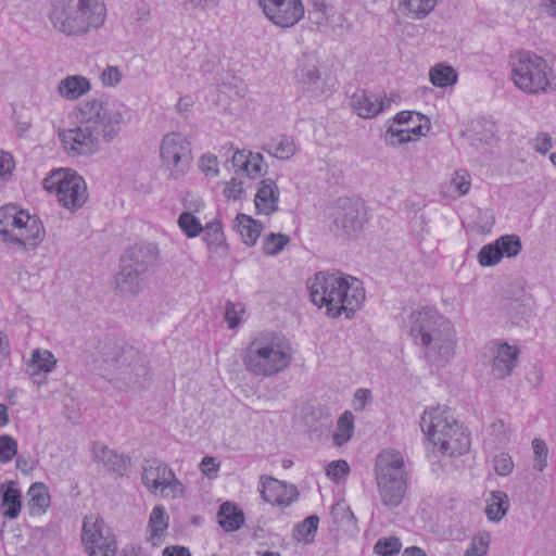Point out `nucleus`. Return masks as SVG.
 I'll return each mask as SVG.
<instances>
[{"mask_svg": "<svg viewBox=\"0 0 556 556\" xmlns=\"http://www.w3.org/2000/svg\"><path fill=\"white\" fill-rule=\"evenodd\" d=\"M308 289L312 302L318 307H326V314L331 318L343 313L346 318H352L366 298L362 282L339 270L315 274Z\"/></svg>", "mask_w": 556, "mask_h": 556, "instance_id": "obj_1", "label": "nucleus"}, {"mask_svg": "<svg viewBox=\"0 0 556 556\" xmlns=\"http://www.w3.org/2000/svg\"><path fill=\"white\" fill-rule=\"evenodd\" d=\"M407 327L414 342L424 348L425 357L437 366H445L454 357L456 331L448 319L431 308L413 311Z\"/></svg>", "mask_w": 556, "mask_h": 556, "instance_id": "obj_2", "label": "nucleus"}, {"mask_svg": "<svg viewBox=\"0 0 556 556\" xmlns=\"http://www.w3.org/2000/svg\"><path fill=\"white\" fill-rule=\"evenodd\" d=\"M292 358L289 341L274 331L257 333L242 354L248 371L260 377H273L286 370Z\"/></svg>", "mask_w": 556, "mask_h": 556, "instance_id": "obj_3", "label": "nucleus"}, {"mask_svg": "<svg viewBox=\"0 0 556 556\" xmlns=\"http://www.w3.org/2000/svg\"><path fill=\"white\" fill-rule=\"evenodd\" d=\"M106 10L101 0H52L49 20L66 36H79L98 29L105 21Z\"/></svg>", "mask_w": 556, "mask_h": 556, "instance_id": "obj_4", "label": "nucleus"}, {"mask_svg": "<svg viewBox=\"0 0 556 556\" xmlns=\"http://www.w3.org/2000/svg\"><path fill=\"white\" fill-rule=\"evenodd\" d=\"M420 428L429 441L439 446L444 455L459 456L470 447L469 435L450 415L448 409L437 407L425 410L420 419Z\"/></svg>", "mask_w": 556, "mask_h": 556, "instance_id": "obj_5", "label": "nucleus"}, {"mask_svg": "<svg viewBox=\"0 0 556 556\" xmlns=\"http://www.w3.org/2000/svg\"><path fill=\"white\" fill-rule=\"evenodd\" d=\"M96 363L103 377L116 375L128 383H136L148 374L144 358L139 351L122 341L111 339L103 341Z\"/></svg>", "mask_w": 556, "mask_h": 556, "instance_id": "obj_6", "label": "nucleus"}, {"mask_svg": "<svg viewBox=\"0 0 556 556\" xmlns=\"http://www.w3.org/2000/svg\"><path fill=\"white\" fill-rule=\"evenodd\" d=\"M511 79L526 93L538 94L556 90V75L546 61L530 52H518L509 62Z\"/></svg>", "mask_w": 556, "mask_h": 556, "instance_id": "obj_7", "label": "nucleus"}, {"mask_svg": "<svg viewBox=\"0 0 556 556\" xmlns=\"http://www.w3.org/2000/svg\"><path fill=\"white\" fill-rule=\"evenodd\" d=\"M43 189L56 198L58 203L76 213L88 200L87 184L83 176L71 168L52 169L42 180Z\"/></svg>", "mask_w": 556, "mask_h": 556, "instance_id": "obj_8", "label": "nucleus"}, {"mask_svg": "<svg viewBox=\"0 0 556 556\" xmlns=\"http://www.w3.org/2000/svg\"><path fill=\"white\" fill-rule=\"evenodd\" d=\"M331 229L340 237H357L367 222V210L364 203L352 198H339L331 214Z\"/></svg>", "mask_w": 556, "mask_h": 556, "instance_id": "obj_9", "label": "nucleus"}, {"mask_svg": "<svg viewBox=\"0 0 556 556\" xmlns=\"http://www.w3.org/2000/svg\"><path fill=\"white\" fill-rule=\"evenodd\" d=\"M81 542L88 556H115L118 548L111 527L100 517L84 518Z\"/></svg>", "mask_w": 556, "mask_h": 556, "instance_id": "obj_10", "label": "nucleus"}, {"mask_svg": "<svg viewBox=\"0 0 556 556\" xmlns=\"http://www.w3.org/2000/svg\"><path fill=\"white\" fill-rule=\"evenodd\" d=\"M30 216L27 212L18 210L14 204L0 207V236L5 243L17 245L23 251L33 250L35 235L25 236Z\"/></svg>", "mask_w": 556, "mask_h": 556, "instance_id": "obj_11", "label": "nucleus"}, {"mask_svg": "<svg viewBox=\"0 0 556 556\" xmlns=\"http://www.w3.org/2000/svg\"><path fill=\"white\" fill-rule=\"evenodd\" d=\"M123 122V114L109 101H101V109L96 112L91 124L78 127L83 139L113 138L117 134L119 124Z\"/></svg>", "mask_w": 556, "mask_h": 556, "instance_id": "obj_12", "label": "nucleus"}, {"mask_svg": "<svg viewBox=\"0 0 556 556\" xmlns=\"http://www.w3.org/2000/svg\"><path fill=\"white\" fill-rule=\"evenodd\" d=\"M266 17L279 27H292L304 15L301 0H258Z\"/></svg>", "mask_w": 556, "mask_h": 556, "instance_id": "obj_13", "label": "nucleus"}, {"mask_svg": "<svg viewBox=\"0 0 556 556\" xmlns=\"http://www.w3.org/2000/svg\"><path fill=\"white\" fill-rule=\"evenodd\" d=\"M159 249L155 244L140 242L128 248L121 257L122 265H130L134 271L141 275L150 274L156 267Z\"/></svg>", "mask_w": 556, "mask_h": 556, "instance_id": "obj_14", "label": "nucleus"}, {"mask_svg": "<svg viewBox=\"0 0 556 556\" xmlns=\"http://www.w3.org/2000/svg\"><path fill=\"white\" fill-rule=\"evenodd\" d=\"M258 490L263 501L281 507L289 506L299 495L294 485L265 475L260 477Z\"/></svg>", "mask_w": 556, "mask_h": 556, "instance_id": "obj_15", "label": "nucleus"}, {"mask_svg": "<svg viewBox=\"0 0 556 556\" xmlns=\"http://www.w3.org/2000/svg\"><path fill=\"white\" fill-rule=\"evenodd\" d=\"M161 157L173 175L185 173L191 160L189 141H162Z\"/></svg>", "mask_w": 556, "mask_h": 556, "instance_id": "obj_16", "label": "nucleus"}, {"mask_svg": "<svg viewBox=\"0 0 556 556\" xmlns=\"http://www.w3.org/2000/svg\"><path fill=\"white\" fill-rule=\"evenodd\" d=\"M492 352V364L491 374L496 379H503L509 376L517 365L519 351L517 348L509 345L508 343H494L491 348Z\"/></svg>", "mask_w": 556, "mask_h": 556, "instance_id": "obj_17", "label": "nucleus"}, {"mask_svg": "<svg viewBox=\"0 0 556 556\" xmlns=\"http://www.w3.org/2000/svg\"><path fill=\"white\" fill-rule=\"evenodd\" d=\"M376 479L405 478V462L403 455L393 448H386L377 455Z\"/></svg>", "mask_w": 556, "mask_h": 556, "instance_id": "obj_18", "label": "nucleus"}, {"mask_svg": "<svg viewBox=\"0 0 556 556\" xmlns=\"http://www.w3.org/2000/svg\"><path fill=\"white\" fill-rule=\"evenodd\" d=\"M279 188L275 180L267 178L258 184L254 204L257 214L270 215L278 210Z\"/></svg>", "mask_w": 556, "mask_h": 556, "instance_id": "obj_19", "label": "nucleus"}, {"mask_svg": "<svg viewBox=\"0 0 556 556\" xmlns=\"http://www.w3.org/2000/svg\"><path fill=\"white\" fill-rule=\"evenodd\" d=\"M173 477V470L160 460H149L142 468V483L153 494H159V490Z\"/></svg>", "mask_w": 556, "mask_h": 556, "instance_id": "obj_20", "label": "nucleus"}, {"mask_svg": "<svg viewBox=\"0 0 556 556\" xmlns=\"http://www.w3.org/2000/svg\"><path fill=\"white\" fill-rule=\"evenodd\" d=\"M380 497L386 506L397 507L406 492L405 478H386L377 479Z\"/></svg>", "mask_w": 556, "mask_h": 556, "instance_id": "obj_21", "label": "nucleus"}, {"mask_svg": "<svg viewBox=\"0 0 556 556\" xmlns=\"http://www.w3.org/2000/svg\"><path fill=\"white\" fill-rule=\"evenodd\" d=\"M390 105L389 101L379 100L375 94L365 90L356 91L352 97V106L363 118H371Z\"/></svg>", "mask_w": 556, "mask_h": 556, "instance_id": "obj_22", "label": "nucleus"}, {"mask_svg": "<svg viewBox=\"0 0 556 556\" xmlns=\"http://www.w3.org/2000/svg\"><path fill=\"white\" fill-rule=\"evenodd\" d=\"M92 457L111 472L123 475L127 469L126 457L115 453L103 443L96 442L92 444Z\"/></svg>", "mask_w": 556, "mask_h": 556, "instance_id": "obj_23", "label": "nucleus"}, {"mask_svg": "<svg viewBox=\"0 0 556 556\" xmlns=\"http://www.w3.org/2000/svg\"><path fill=\"white\" fill-rule=\"evenodd\" d=\"M90 90V80L81 75H68L61 79L58 85V93L68 101H76Z\"/></svg>", "mask_w": 556, "mask_h": 556, "instance_id": "obj_24", "label": "nucleus"}, {"mask_svg": "<svg viewBox=\"0 0 556 556\" xmlns=\"http://www.w3.org/2000/svg\"><path fill=\"white\" fill-rule=\"evenodd\" d=\"M263 156L260 153L237 151L232 156V164L237 172H243L248 177L255 179L263 175Z\"/></svg>", "mask_w": 556, "mask_h": 556, "instance_id": "obj_25", "label": "nucleus"}, {"mask_svg": "<svg viewBox=\"0 0 556 556\" xmlns=\"http://www.w3.org/2000/svg\"><path fill=\"white\" fill-rule=\"evenodd\" d=\"M140 273L134 271L130 265H122L121 270L116 275V289L123 296H134L141 289Z\"/></svg>", "mask_w": 556, "mask_h": 556, "instance_id": "obj_26", "label": "nucleus"}, {"mask_svg": "<svg viewBox=\"0 0 556 556\" xmlns=\"http://www.w3.org/2000/svg\"><path fill=\"white\" fill-rule=\"evenodd\" d=\"M0 493L3 516L10 519L16 518L21 511V492L15 488L14 482L11 481L0 486Z\"/></svg>", "mask_w": 556, "mask_h": 556, "instance_id": "obj_27", "label": "nucleus"}, {"mask_svg": "<svg viewBox=\"0 0 556 556\" xmlns=\"http://www.w3.org/2000/svg\"><path fill=\"white\" fill-rule=\"evenodd\" d=\"M496 135V125L488 118H476L470 121L460 130V137L467 139H491Z\"/></svg>", "mask_w": 556, "mask_h": 556, "instance_id": "obj_28", "label": "nucleus"}, {"mask_svg": "<svg viewBox=\"0 0 556 556\" xmlns=\"http://www.w3.org/2000/svg\"><path fill=\"white\" fill-rule=\"evenodd\" d=\"M204 241L206 242L207 249L211 253L218 255L219 257L227 254V243L223 232V227L218 222H212L203 228Z\"/></svg>", "mask_w": 556, "mask_h": 556, "instance_id": "obj_29", "label": "nucleus"}, {"mask_svg": "<svg viewBox=\"0 0 556 556\" xmlns=\"http://www.w3.org/2000/svg\"><path fill=\"white\" fill-rule=\"evenodd\" d=\"M217 84L219 92L226 94L232 101L244 98L248 91L244 81L231 73L220 74Z\"/></svg>", "mask_w": 556, "mask_h": 556, "instance_id": "obj_30", "label": "nucleus"}, {"mask_svg": "<svg viewBox=\"0 0 556 556\" xmlns=\"http://www.w3.org/2000/svg\"><path fill=\"white\" fill-rule=\"evenodd\" d=\"M236 227L247 245H254L264 228L263 224L245 214H238Z\"/></svg>", "mask_w": 556, "mask_h": 556, "instance_id": "obj_31", "label": "nucleus"}, {"mask_svg": "<svg viewBox=\"0 0 556 556\" xmlns=\"http://www.w3.org/2000/svg\"><path fill=\"white\" fill-rule=\"evenodd\" d=\"M509 508L508 495L500 490L492 491L486 500L485 515L489 520L498 522Z\"/></svg>", "mask_w": 556, "mask_h": 556, "instance_id": "obj_32", "label": "nucleus"}, {"mask_svg": "<svg viewBox=\"0 0 556 556\" xmlns=\"http://www.w3.org/2000/svg\"><path fill=\"white\" fill-rule=\"evenodd\" d=\"M218 523L225 531H236L244 522V515L230 502H225L218 511Z\"/></svg>", "mask_w": 556, "mask_h": 556, "instance_id": "obj_33", "label": "nucleus"}, {"mask_svg": "<svg viewBox=\"0 0 556 556\" xmlns=\"http://www.w3.org/2000/svg\"><path fill=\"white\" fill-rule=\"evenodd\" d=\"M471 187V177L466 169L456 170L448 185L443 188V193L452 199L466 195Z\"/></svg>", "mask_w": 556, "mask_h": 556, "instance_id": "obj_34", "label": "nucleus"}, {"mask_svg": "<svg viewBox=\"0 0 556 556\" xmlns=\"http://www.w3.org/2000/svg\"><path fill=\"white\" fill-rule=\"evenodd\" d=\"M430 130V121L424 115L421 121H416L415 124H408L402 128H394L393 125L389 127L387 134L391 137H397L399 139H412V135L426 137Z\"/></svg>", "mask_w": 556, "mask_h": 556, "instance_id": "obj_35", "label": "nucleus"}, {"mask_svg": "<svg viewBox=\"0 0 556 556\" xmlns=\"http://www.w3.org/2000/svg\"><path fill=\"white\" fill-rule=\"evenodd\" d=\"M430 81L438 88H446L456 84L457 72L450 65L439 63L429 71Z\"/></svg>", "mask_w": 556, "mask_h": 556, "instance_id": "obj_36", "label": "nucleus"}, {"mask_svg": "<svg viewBox=\"0 0 556 556\" xmlns=\"http://www.w3.org/2000/svg\"><path fill=\"white\" fill-rule=\"evenodd\" d=\"M354 432V417L349 410L344 412L338 422L337 428L332 434L334 445L342 446L346 443Z\"/></svg>", "mask_w": 556, "mask_h": 556, "instance_id": "obj_37", "label": "nucleus"}, {"mask_svg": "<svg viewBox=\"0 0 556 556\" xmlns=\"http://www.w3.org/2000/svg\"><path fill=\"white\" fill-rule=\"evenodd\" d=\"M64 153L72 157H88L99 150L98 141H61Z\"/></svg>", "mask_w": 556, "mask_h": 556, "instance_id": "obj_38", "label": "nucleus"}, {"mask_svg": "<svg viewBox=\"0 0 556 556\" xmlns=\"http://www.w3.org/2000/svg\"><path fill=\"white\" fill-rule=\"evenodd\" d=\"M149 531L151 533V540L162 535L168 528V515L165 511L164 506L156 505L153 507L149 518Z\"/></svg>", "mask_w": 556, "mask_h": 556, "instance_id": "obj_39", "label": "nucleus"}, {"mask_svg": "<svg viewBox=\"0 0 556 556\" xmlns=\"http://www.w3.org/2000/svg\"><path fill=\"white\" fill-rule=\"evenodd\" d=\"M300 81L307 87V89L315 94H321L323 88L320 86V73L315 65H304L299 73Z\"/></svg>", "mask_w": 556, "mask_h": 556, "instance_id": "obj_40", "label": "nucleus"}, {"mask_svg": "<svg viewBox=\"0 0 556 556\" xmlns=\"http://www.w3.org/2000/svg\"><path fill=\"white\" fill-rule=\"evenodd\" d=\"M500 249V253H502V258L506 257H515L522 250V243L518 236L516 235H504L497 238L494 241Z\"/></svg>", "mask_w": 556, "mask_h": 556, "instance_id": "obj_41", "label": "nucleus"}, {"mask_svg": "<svg viewBox=\"0 0 556 556\" xmlns=\"http://www.w3.org/2000/svg\"><path fill=\"white\" fill-rule=\"evenodd\" d=\"M319 518L315 515L308 516L294 528V538L299 541L311 542L318 529Z\"/></svg>", "mask_w": 556, "mask_h": 556, "instance_id": "obj_42", "label": "nucleus"}, {"mask_svg": "<svg viewBox=\"0 0 556 556\" xmlns=\"http://www.w3.org/2000/svg\"><path fill=\"white\" fill-rule=\"evenodd\" d=\"M290 242V237L283 233H269L263 240V251L266 255L275 256Z\"/></svg>", "mask_w": 556, "mask_h": 556, "instance_id": "obj_43", "label": "nucleus"}, {"mask_svg": "<svg viewBox=\"0 0 556 556\" xmlns=\"http://www.w3.org/2000/svg\"><path fill=\"white\" fill-rule=\"evenodd\" d=\"M265 150L276 159L289 160L294 155L296 147L294 141H267Z\"/></svg>", "mask_w": 556, "mask_h": 556, "instance_id": "obj_44", "label": "nucleus"}, {"mask_svg": "<svg viewBox=\"0 0 556 556\" xmlns=\"http://www.w3.org/2000/svg\"><path fill=\"white\" fill-rule=\"evenodd\" d=\"M178 225L188 238H194L203 231L200 219L189 212L179 215Z\"/></svg>", "mask_w": 556, "mask_h": 556, "instance_id": "obj_45", "label": "nucleus"}, {"mask_svg": "<svg viewBox=\"0 0 556 556\" xmlns=\"http://www.w3.org/2000/svg\"><path fill=\"white\" fill-rule=\"evenodd\" d=\"M402 548V543L396 536L380 538L375 546L374 552L378 556H396Z\"/></svg>", "mask_w": 556, "mask_h": 556, "instance_id": "obj_46", "label": "nucleus"}, {"mask_svg": "<svg viewBox=\"0 0 556 556\" xmlns=\"http://www.w3.org/2000/svg\"><path fill=\"white\" fill-rule=\"evenodd\" d=\"M501 261L502 253H500V249L494 242L483 245L478 253V262L482 267L495 266Z\"/></svg>", "mask_w": 556, "mask_h": 556, "instance_id": "obj_47", "label": "nucleus"}, {"mask_svg": "<svg viewBox=\"0 0 556 556\" xmlns=\"http://www.w3.org/2000/svg\"><path fill=\"white\" fill-rule=\"evenodd\" d=\"M58 364V359L48 350L37 349V387H39L43 380L38 379L41 372H51Z\"/></svg>", "mask_w": 556, "mask_h": 556, "instance_id": "obj_48", "label": "nucleus"}, {"mask_svg": "<svg viewBox=\"0 0 556 556\" xmlns=\"http://www.w3.org/2000/svg\"><path fill=\"white\" fill-rule=\"evenodd\" d=\"M401 2L416 18L427 16L437 4V0H401Z\"/></svg>", "mask_w": 556, "mask_h": 556, "instance_id": "obj_49", "label": "nucleus"}, {"mask_svg": "<svg viewBox=\"0 0 556 556\" xmlns=\"http://www.w3.org/2000/svg\"><path fill=\"white\" fill-rule=\"evenodd\" d=\"M490 545V534L479 533L475 535L470 542L469 547L466 549L464 556H485Z\"/></svg>", "mask_w": 556, "mask_h": 556, "instance_id": "obj_50", "label": "nucleus"}, {"mask_svg": "<svg viewBox=\"0 0 556 556\" xmlns=\"http://www.w3.org/2000/svg\"><path fill=\"white\" fill-rule=\"evenodd\" d=\"M532 448L534 453V469L543 471L547 467L548 448L546 443L541 439L532 441Z\"/></svg>", "mask_w": 556, "mask_h": 556, "instance_id": "obj_51", "label": "nucleus"}, {"mask_svg": "<svg viewBox=\"0 0 556 556\" xmlns=\"http://www.w3.org/2000/svg\"><path fill=\"white\" fill-rule=\"evenodd\" d=\"M101 101L100 99H92L80 103L78 108V118L84 126L91 124L93 115L101 109Z\"/></svg>", "mask_w": 556, "mask_h": 556, "instance_id": "obj_52", "label": "nucleus"}, {"mask_svg": "<svg viewBox=\"0 0 556 556\" xmlns=\"http://www.w3.org/2000/svg\"><path fill=\"white\" fill-rule=\"evenodd\" d=\"M349 472L350 466L344 459L333 460L326 468V475L336 482H340Z\"/></svg>", "mask_w": 556, "mask_h": 556, "instance_id": "obj_53", "label": "nucleus"}, {"mask_svg": "<svg viewBox=\"0 0 556 556\" xmlns=\"http://www.w3.org/2000/svg\"><path fill=\"white\" fill-rule=\"evenodd\" d=\"M17 452L16 441L11 435H0V462H10Z\"/></svg>", "mask_w": 556, "mask_h": 556, "instance_id": "obj_54", "label": "nucleus"}, {"mask_svg": "<svg viewBox=\"0 0 556 556\" xmlns=\"http://www.w3.org/2000/svg\"><path fill=\"white\" fill-rule=\"evenodd\" d=\"M493 468L498 476H508L514 469V462L509 454L501 453L493 459Z\"/></svg>", "mask_w": 556, "mask_h": 556, "instance_id": "obj_55", "label": "nucleus"}, {"mask_svg": "<svg viewBox=\"0 0 556 556\" xmlns=\"http://www.w3.org/2000/svg\"><path fill=\"white\" fill-rule=\"evenodd\" d=\"M159 493L163 497L177 498L182 495L184 485L176 478L175 473L173 472V477L170 479H168V482H165L164 485L161 486V489L159 490Z\"/></svg>", "mask_w": 556, "mask_h": 556, "instance_id": "obj_56", "label": "nucleus"}, {"mask_svg": "<svg viewBox=\"0 0 556 556\" xmlns=\"http://www.w3.org/2000/svg\"><path fill=\"white\" fill-rule=\"evenodd\" d=\"M243 307L241 304H233L228 302L225 308V319L230 329L236 328L240 323V315L243 313Z\"/></svg>", "mask_w": 556, "mask_h": 556, "instance_id": "obj_57", "label": "nucleus"}, {"mask_svg": "<svg viewBox=\"0 0 556 556\" xmlns=\"http://www.w3.org/2000/svg\"><path fill=\"white\" fill-rule=\"evenodd\" d=\"M14 118L21 131L27 130L31 126V110L28 108H15Z\"/></svg>", "mask_w": 556, "mask_h": 556, "instance_id": "obj_58", "label": "nucleus"}, {"mask_svg": "<svg viewBox=\"0 0 556 556\" xmlns=\"http://www.w3.org/2000/svg\"><path fill=\"white\" fill-rule=\"evenodd\" d=\"M51 504V497L48 486L42 482H37V514L45 513Z\"/></svg>", "mask_w": 556, "mask_h": 556, "instance_id": "obj_59", "label": "nucleus"}, {"mask_svg": "<svg viewBox=\"0 0 556 556\" xmlns=\"http://www.w3.org/2000/svg\"><path fill=\"white\" fill-rule=\"evenodd\" d=\"M491 433L495 435L496 441L500 445H506L509 441V429L501 419L495 420L491 425Z\"/></svg>", "mask_w": 556, "mask_h": 556, "instance_id": "obj_60", "label": "nucleus"}, {"mask_svg": "<svg viewBox=\"0 0 556 556\" xmlns=\"http://www.w3.org/2000/svg\"><path fill=\"white\" fill-rule=\"evenodd\" d=\"M495 218L488 211H479L477 217V230L481 233H489L492 230Z\"/></svg>", "mask_w": 556, "mask_h": 556, "instance_id": "obj_61", "label": "nucleus"}, {"mask_svg": "<svg viewBox=\"0 0 556 556\" xmlns=\"http://www.w3.org/2000/svg\"><path fill=\"white\" fill-rule=\"evenodd\" d=\"M424 115L415 111H402L394 116V123L405 127L408 124H415L416 121H421Z\"/></svg>", "mask_w": 556, "mask_h": 556, "instance_id": "obj_62", "label": "nucleus"}, {"mask_svg": "<svg viewBox=\"0 0 556 556\" xmlns=\"http://www.w3.org/2000/svg\"><path fill=\"white\" fill-rule=\"evenodd\" d=\"M200 168L206 176L215 177L218 175L217 157L215 155H204L200 160Z\"/></svg>", "mask_w": 556, "mask_h": 556, "instance_id": "obj_63", "label": "nucleus"}, {"mask_svg": "<svg viewBox=\"0 0 556 556\" xmlns=\"http://www.w3.org/2000/svg\"><path fill=\"white\" fill-rule=\"evenodd\" d=\"M102 83L105 86L114 87L119 84L122 79V73L116 66H108L101 75Z\"/></svg>", "mask_w": 556, "mask_h": 556, "instance_id": "obj_64", "label": "nucleus"}]
</instances>
